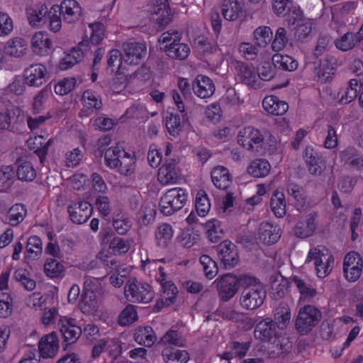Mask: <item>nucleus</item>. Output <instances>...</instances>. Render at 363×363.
Instances as JSON below:
<instances>
[{
    "label": "nucleus",
    "mask_w": 363,
    "mask_h": 363,
    "mask_svg": "<svg viewBox=\"0 0 363 363\" xmlns=\"http://www.w3.org/2000/svg\"><path fill=\"white\" fill-rule=\"evenodd\" d=\"M203 229L208 240L211 242H218L224 235L222 223L218 219L212 218L203 224Z\"/></svg>",
    "instance_id": "obj_34"
},
{
    "label": "nucleus",
    "mask_w": 363,
    "mask_h": 363,
    "mask_svg": "<svg viewBox=\"0 0 363 363\" xmlns=\"http://www.w3.org/2000/svg\"><path fill=\"white\" fill-rule=\"evenodd\" d=\"M254 335L257 340L272 345L268 351L269 358H277L288 352L292 347V342L289 337L285 333L278 332L276 323L269 318L260 320L257 324Z\"/></svg>",
    "instance_id": "obj_2"
},
{
    "label": "nucleus",
    "mask_w": 363,
    "mask_h": 363,
    "mask_svg": "<svg viewBox=\"0 0 363 363\" xmlns=\"http://www.w3.org/2000/svg\"><path fill=\"white\" fill-rule=\"evenodd\" d=\"M315 28V23L311 20H306L296 26L295 35L298 40H303L309 37Z\"/></svg>",
    "instance_id": "obj_59"
},
{
    "label": "nucleus",
    "mask_w": 363,
    "mask_h": 363,
    "mask_svg": "<svg viewBox=\"0 0 363 363\" xmlns=\"http://www.w3.org/2000/svg\"><path fill=\"white\" fill-rule=\"evenodd\" d=\"M321 312L315 306L307 305L299 310L296 319V328L301 335H306L320 322Z\"/></svg>",
    "instance_id": "obj_5"
},
{
    "label": "nucleus",
    "mask_w": 363,
    "mask_h": 363,
    "mask_svg": "<svg viewBox=\"0 0 363 363\" xmlns=\"http://www.w3.org/2000/svg\"><path fill=\"white\" fill-rule=\"evenodd\" d=\"M287 43L286 30L282 27L279 28L272 43V50L277 52L281 51L286 47Z\"/></svg>",
    "instance_id": "obj_60"
},
{
    "label": "nucleus",
    "mask_w": 363,
    "mask_h": 363,
    "mask_svg": "<svg viewBox=\"0 0 363 363\" xmlns=\"http://www.w3.org/2000/svg\"><path fill=\"white\" fill-rule=\"evenodd\" d=\"M149 11L153 19L161 26L168 23L171 20V12L167 0H154Z\"/></svg>",
    "instance_id": "obj_29"
},
{
    "label": "nucleus",
    "mask_w": 363,
    "mask_h": 363,
    "mask_svg": "<svg viewBox=\"0 0 363 363\" xmlns=\"http://www.w3.org/2000/svg\"><path fill=\"white\" fill-rule=\"evenodd\" d=\"M281 230L278 225L263 222L259 228V238L267 245L276 243L280 238Z\"/></svg>",
    "instance_id": "obj_30"
},
{
    "label": "nucleus",
    "mask_w": 363,
    "mask_h": 363,
    "mask_svg": "<svg viewBox=\"0 0 363 363\" xmlns=\"http://www.w3.org/2000/svg\"><path fill=\"white\" fill-rule=\"evenodd\" d=\"M138 318V312L135 306L129 304L120 313L118 323L122 326L130 325L135 322Z\"/></svg>",
    "instance_id": "obj_56"
},
{
    "label": "nucleus",
    "mask_w": 363,
    "mask_h": 363,
    "mask_svg": "<svg viewBox=\"0 0 363 363\" xmlns=\"http://www.w3.org/2000/svg\"><path fill=\"white\" fill-rule=\"evenodd\" d=\"M211 180L214 186L220 190H226L231 184L230 173L226 167L217 166L211 173Z\"/></svg>",
    "instance_id": "obj_31"
},
{
    "label": "nucleus",
    "mask_w": 363,
    "mask_h": 363,
    "mask_svg": "<svg viewBox=\"0 0 363 363\" xmlns=\"http://www.w3.org/2000/svg\"><path fill=\"white\" fill-rule=\"evenodd\" d=\"M164 269L162 267H159V271L160 272V277L162 278L161 281V288H162V294L161 298L160 301H157V304L159 305L161 303L162 307L169 306L175 303L177 295H178V289L175 284L172 281H163L164 279L165 274L163 272Z\"/></svg>",
    "instance_id": "obj_18"
},
{
    "label": "nucleus",
    "mask_w": 363,
    "mask_h": 363,
    "mask_svg": "<svg viewBox=\"0 0 363 363\" xmlns=\"http://www.w3.org/2000/svg\"><path fill=\"white\" fill-rule=\"evenodd\" d=\"M110 143L111 138L108 135L100 138L98 141L99 148L101 149L102 152L101 156H104V159H128L133 157L130 153L125 152L123 147L119 145L106 149Z\"/></svg>",
    "instance_id": "obj_22"
},
{
    "label": "nucleus",
    "mask_w": 363,
    "mask_h": 363,
    "mask_svg": "<svg viewBox=\"0 0 363 363\" xmlns=\"http://www.w3.org/2000/svg\"><path fill=\"white\" fill-rule=\"evenodd\" d=\"M30 47L32 52L38 57H47L54 50L52 38L43 30L36 31L31 35Z\"/></svg>",
    "instance_id": "obj_8"
},
{
    "label": "nucleus",
    "mask_w": 363,
    "mask_h": 363,
    "mask_svg": "<svg viewBox=\"0 0 363 363\" xmlns=\"http://www.w3.org/2000/svg\"><path fill=\"white\" fill-rule=\"evenodd\" d=\"M16 171L11 166H1V192H8L16 182Z\"/></svg>",
    "instance_id": "obj_41"
},
{
    "label": "nucleus",
    "mask_w": 363,
    "mask_h": 363,
    "mask_svg": "<svg viewBox=\"0 0 363 363\" xmlns=\"http://www.w3.org/2000/svg\"><path fill=\"white\" fill-rule=\"evenodd\" d=\"M173 229L171 225L162 223L159 225L155 232L158 246L165 247L173 237Z\"/></svg>",
    "instance_id": "obj_46"
},
{
    "label": "nucleus",
    "mask_w": 363,
    "mask_h": 363,
    "mask_svg": "<svg viewBox=\"0 0 363 363\" xmlns=\"http://www.w3.org/2000/svg\"><path fill=\"white\" fill-rule=\"evenodd\" d=\"M77 81L74 77H67L59 80L54 86V91L58 96H65L70 93L76 86Z\"/></svg>",
    "instance_id": "obj_55"
},
{
    "label": "nucleus",
    "mask_w": 363,
    "mask_h": 363,
    "mask_svg": "<svg viewBox=\"0 0 363 363\" xmlns=\"http://www.w3.org/2000/svg\"><path fill=\"white\" fill-rule=\"evenodd\" d=\"M272 29L265 26H259L253 32V40L259 47H265L272 38Z\"/></svg>",
    "instance_id": "obj_49"
},
{
    "label": "nucleus",
    "mask_w": 363,
    "mask_h": 363,
    "mask_svg": "<svg viewBox=\"0 0 363 363\" xmlns=\"http://www.w3.org/2000/svg\"><path fill=\"white\" fill-rule=\"evenodd\" d=\"M237 77L244 84L251 87H258V77L253 66L242 62L236 63Z\"/></svg>",
    "instance_id": "obj_26"
},
{
    "label": "nucleus",
    "mask_w": 363,
    "mask_h": 363,
    "mask_svg": "<svg viewBox=\"0 0 363 363\" xmlns=\"http://www.w3.org/2000/svg\"><path fill=\"white\" fill-rule=\"evenodd\" d=\"M266 298L263 285L254 286L252 289H244L240 297L241 306L247 310L260 307Z\"/></svg>",
    "instance_id": "obj_11"
},
{
    "label": "nucleus",
    "mask_w": 363,
    "mask_h": 363,
    "mask_svg": "<svg viewBox=\"0 0 363 363\" xmlns=\"http://www.w3.org/2000/svg\"><path fill=\"white\" fill-rule=\"evenodd\" d=\"M240 55L247 60L256 58L258 54L257 48L250 43H241L238 46Z\"/></svg>",
    "instance_id": "obj_63"
},
{
    "label": "nucleus",
    "mask_w": 363,
    "mask_h": 363,
    "mask_svg": "<svg viewBox=\"0 0 363 363\" xmlns=\"http://www.w3.org/2000/svg\"><path fill=\"white\" fill-rule=\"evenodd\" d=\"M105 38V27L104 24L99 22H94L88 25V29L86 30V34L82 38L80 46L99 45Z\"/></svg>",
    "instance_id": "obj_25"
},
{
    "label": "nucleus",
    "mask_w": 363,
    "mask_h": 363,
    "mask_svg": "<svg viewBox=\"0 0 363 363\" xmlns=\"http://www.w3.org/2000/svg\"><path fill=\"white\" fill-rule=\"evenodd\" d=\"M286 21L289 25H296L298 26L302 21H303V14L299 7L296 6H291V9L286 13Z\"/></svg>",
    "instance_id": "obj_64"
},
{
    "label": "nucleus",
    "mask_w": 363,
    "mask_h": 363,
    "mask_svg": "<svg viewBox=\"0 0 363 363\" xmlns=\"http://www.w3.org/2000/svg\"><path fill=\"white\" fill-rule=\"evenodd\" d=\"M64 269L63 264L54 258L48 259L44 264V272L50 278L61 277L63 275Z\"/></svg>",
    "instance_id": "obj_51"
},
{
    "label": "nucleus",
    "mask_w": 363,
    "mask_h": 363,
    "mask_svg": "<svg viewBox=\"0 0 363 363\" xmlns=\"http://www.w3.org/2000/svg\"><path fill=\"white\" fill-rule=\"evenodd\" d=\"M59 349V338L55 332L43 335L38 343L39 356L42 359L54 358L57 354Z\"/></svg>",
    "instance_id": "obj_12"
},
{
    "label": "nucleus",
    "mask_w": 363,
    "mask_h": 363,
    "mask_svg": "<svg viewBox=\"0 0 363 363\" xmlns=\"http://www.w3.org/2000/svg\"><path fill=\"white\" fill-rule=\"evenodd\" d=\"M337 61L335 57L327 55L320 60L319 65L315 67V75L321 83L332 79L337 69Z\"/></svg>",
    "instance_id": "obj_17"
},
{
    "label": "nucleus",
    "mask_w": 363,
    "mask_h": 363,
    "mask_svg": "<svg viewBox=\"0 0 363 363\" xmlns=\"http://www.w3.org/2000/svg\"><path fill=\"white\" fill-rule=\"evenodd\" d=\"M49 10L43 4H38L27 9L26 15L28 23L33 28L43 27L47 20Z\"/></svg>",
    "instance_id": "obj_23"
},
{
    "label": "nucleus",
    "mask_w": 363,
    "mask_h": 363,
    "mask_svg": "<svg viewBox=\"0 0 363 363\" xmlns=\"http://www.w3.org/2000/svg\"><path fill=\"white\" fill-rule=\"evenodd\" d=\"M166 54L171 58L177 60H184L187 57L190 53V48L189 46L184 43L177 42V43L164 47H162Z\"/></svg>",
    "instance_id": "obj_39"
},
{
    "label": "nucleus",
    "mask_w": 363,
    "mask_h": 363,
    "mask_svg": "<svg viewBox=\"0 0 363 363\" xmlns=\"http://www.w3.org/2000/svg\"><path fill=\"white\" fill-rule=\"evenodd\" d=\"M162 356L166 363H187L189 354L187 351L165 347L162 352Z\"/></svg>",
    "instance_id": "obj_36"
},
{
    "label": "nucleus",
    "mask_w": 363,
    "mask_h": 363,
    "mask_svg": "<svg viewBox=\"0 0 363 363\" xmlns=\"http://www.w3.org/2000/svg\"><path fill=\"white\" fill-rule=\"evenodd\" d=\"M16 280L21 284V285L28 291H33L36 286V282L30 278L28 271L26 269L19 268L14 272Z\"/></svg>",
    "instance_id": "obj_54"
},
{
    "label": "nucleus",
    "mask_w": 363,
    "mask_h": 363,
    "mask_svg": "<svg viewBox=\"0 0 363 363\" xmlns=\"http://www.w3.org/2000/svg\"><path fill=\"white\" fill-rule=\"evenodd\" d=\"M84 108L90 111L99 110L102 107V101L99 96L91 90L84 91L82 96Z\"/></svg>",
    "instance_id": "obj_44"
},
{
    "label": "nucleus",
    "mask_w": 363,
    "mask_h": 363,
    "mask_svg": "<svg viewBox=\"0 0 363 363\" xmlns=\"http://www.w3.org/2000/svg\"><path fill=\"white\" fill-rule=\"evenodd\" d=\"M124 56L123 57L120 50L113 49L107 55V71L114 74L116 79H122L125 71V66L123 65Z\"/></svg>",
    "instance_id": "obj_24"
},
{
    "label": "nucleus",
    "mask_w": 363,
    "mask_h": 363,
    "mask_svg": "<svg viewBox=\"0 0 363 363\" xmlns=\"http://www.w3.org/2000/svg\"><path fill=\"white\" fill-rule=\"evenodd\" d=\"M270 206L274 216L283 218L286 215V201L283 193L275 191L271 198Z\"/></svg>",
    "instance_id": "obj_43"
},
{
    "label": "nucleus",
    "mask_w": 363,
    "mask_h": 363,
    "mask_svg": "<svg viewBox=\"0 0 363 363\" xmlns=\"http://www.w3.org/2000/svg\"><path fill=\"white\" fill-rule=\"evenodd\" d=\"M27 43L21 38L9 40L4 46V52L6 55L16 57L24 55L27 52Z\"/></svg>",
    "instance_id": "obj_35"
},
{
    "label": "nucleus",
    "mask_w": 363,
    "mask_h": 363,
    "mask_svg": "<svg viewBox=\"0 0 363 363\" xmlns=\"http://www.w3.org/2000/svg\"><path fill=\"white\" fill-rule=\"evenodd\" d=\"M62 18L59 6L56 4L52 6L48 15V28L51 32L58 33L61 30L62 26Z\"/></svg>",
    "instance_id": "obj_48"
},
{
    "label": "nucleus",
    "mask_w": 363,
    "mask_h": 363,
    "mask_svg": "<svg viewBox=\"0 0 363 363\" xmlns=\"http://www.w3.org/2000/svg\"><path fill=\"white\" fill-rule=\"evenodd\" d=\"M93 211L91 204L85 201L73 202L67 207L70 220L76 224H82L88 220Z\"/></svg>",
    "instance_id": "obj_14"
},
{
    "label": "nucleus",
    "mask_w": 363,
    "mask_h": 363,
    "mask_svg": "<svg viewBox=\"0 0 363 363\" xmlns=\"http://www.w3.org/2000/svg\"><path fill=\"white\" fill-rule=\"evenodd\" d=\"M216 250L218 258L225 269H231L238 263V250L231 241L223 240L216 246Z\"/></svg>",
    "instance_id": "obj_7"
},
{
    "label": "nucleus",
    "mask_w": 363,
    "mask_h": 363,
    "mask_svg": "<svg viewBox=\"0 0 363 363\" xmlns=\"http://www.w3.org/2000/svg\"><path fill=\"white\" fill-rule=\"evenodd\" d=\"M314 261L316 274L319 278H325L330 274L333 267L334 258L327 250H320L316 248L311 250L307 255L306 262Z\"/></svg>",
    "instance_id": "obj_6"
},
{
    "label": "nucleus",
    "mask_w": 363,
    "mask_h": 363,
    "mask_svg": "<svg viewBox=\"0 0 363 363\" xmlns=\"http://www.w3.org/2000/svg\"><path fill=\"white\" fill-rule=\"evenodd\" d=\"M363 260L360 255L355 252H348L343 261V274L350 282L357 281L362 274Z\"/></svg>",
    "instance_id": "obj_9"
},
{
    "label": "nucleus",
    "mask_w": 363,
    "mask_h": 363,
    "mask_svg": "<svg viewBox=\"0 0 363 363\" xmlns=\"http://www.w3.org/2000/svg\"><path fill=\"white\" fill-rule=\"evenodd\" d=\"M271 170L269 160H252L247 167V172L254 177L261 178L267 176Z\"/></svg>",
    "instance_id": "obj_40"
},
{
    "label": "nucleus",
    "mask_w": 363,
    "mask_h": 363,
    "mask_svg": "<svg viewBox=\"0 0 363 363\" xmlns=\"http://www.w3.org/2000/svg\"><path fill=\"white\" fill-rule=\"evenodd\" d=\"M199 262L203 267L206 277L208 279H213L218 272L217 262L210 256L203 255L199 258Z\"/></svg>",
    "instance_id": "obj_50"
},
{
    "label": "nucleus",
    "mask_w": 363,
    "mask_h": 363,
    "mask_svg": "<svg viewBox=\"0 0 363 363\" xmlns=\"http://www.w3.org/2000/svg\"><path fill=\"white\" fill-rule=\"evenodd\" d=\"M187 198L186 189L180 187L169 189L160 198V211L164 216H171L184 206Z\"/></svg>",
    "instance_id": "obj_3"
},
{
    "label": "nucleus",
    "mask_w": 363,
    "mask_h": 363,
    "mask_svg": "<svg viewBox=\"0 0 363 363\" xmlns=\"http://www.w3.org/2000/svg\"><path fill=\"white\" fill-rule=\"evenodd\" d=\"M51 143L52 139L47 141L46 139L41 135L30 137L27 140L28 148L33 150L40 158L45 157L48 147Z\"/></svg>",
    "instance_id": "obj_38"
},
{
    "label": "nucleus",
    "mask_w": 363,
    "mask_h": 363,
    "mask_svg": "<svg viewBox=\"0 0 363 363\" xmlns=\"http://www.w3.org/2000/svg\"><path fill=\"white\" fill-rule=\"evenodd\" d=\"M58 6L65 23H74L82 16V8L76 0H63Z\"/></svg>",
    "instance_id": "obj_19"
},
{
    "label": "nucleus",
    "mask_w": 363,
    "mask_h": 363,
    "mask_svg": "<svg viewBox=\"0 0 363 363\" xmlns=\"http://www.w3.org/2000/svg\"><path fill=\"white\" fill-rule=\"evenodd\" d=\"M317 216L318 213L313 211L308 213L304 220L298 221L294 228L295 235L300 238L311 236L317 228Z\"/></svg>",
    "instance_id": "obj_27"
},
{
    "label": "nucleus",
    "mask_w": 363,
    "mask_h": 363,
    "mask_svg": "<svg viewBox=\"0 0 363 363\" xmlns=\"http://www.w3.org/2000/svg\"><path fill=\"white\" fill-rule=\"evenodd\" d=\"M274 65L281 69L294 71L298 67V62L296 60L287 55L275 54L272 57Z\"/></svg>",
    "instance_id": "obj_42"
},
{
    "label": "nucleus",
    "mask_w": 363,
    "mask_h": 363,
    "mask_svg": "<svg viewBox=\"0 0 363 363\" xmlns=\"http://www.w3.org/2000/svg\"><path fill=\"white\" fill-rule=\"evenodd\" d=\"M16 174L20 180L31 182L36 177V171L30 161L24 160L18 166Z\"/></svg>",
    "instance_id": "obj_53"
},
{
    "label": "nucleus",
    "mask_w": 363,
    "mask_h": 363,
    "mask_svg": "<svg viewBox=\"0 0 363 363\" xmlns=\"http://www.w3.org/2000/svg\"><path fill=\"white\" fill-rule=\"evenodd\" d=\"M161 340L164 345H173L177 347H182L184 344V339L180 333L175 330H168Z\"/></svg>",
    "instance_id": "obj_61"
},
{
    "label": "nucleus",
    "mask_w": 363,
    "mask_h": 363,
    "mask_svg": "<svg viewBox=\"0 0 363 363\" xmlns=\"http://www.w3.org/2000/svg\"><path fill=\"white\" fill-rule=\"evenodd\" d=\"M181 175L182 171L177 160H165L158 169L157 178L162 184L167 185L176 183Z\"/></svg>",
    "instance_id": "obj_15"
},
{
    "label": "nucleus",
    "mask_w": 363,
    "mask_h": 363,
    "mask_svg": "<svg viewBox=\"0 0 363 363\" xmlns=\"http://www.w3.org/2000/svg\"><path fill=\"white\" fill-rule=\"evenodd\" d=\"M43 252V242L40 237L32 235L28 238L26 249V257L35 259Z\"/></svg>",
    "instance_id": "obj_47"
},
{
    "label": "nucleus",
    "mask_w": 363,
    "mask_h": 363,
    "mask_svg": "<svg viewBox=\"0 0 363 363\" xmlns=\"http://www.w3.org/2000/svg\"><path fill=\"white\" fill-rule=\"evenodd\" d=\"M76 320L72 318L61 317L58 326L64 341L70 345L74 343L82 334L80 327L75 325Z\"/></svg>",
    "instance_id": "obj_16"
},
{
    "label": "nucleus",
    "mask_w": 363,
    "mask_h": 363,
    "mask_svg": "<svg viewBox=\"0 0 363 363\" xmlns=\"http://www.w3.org/2000/svg\"><path fill=\"white\" fill-rule=\"evenodd\" d=\"M134 339L139 345L150 347L154 345L157 337L152 327L145 326L140 327L136 330Z\"/></svg>",
    "instance_id": "obj_37"
},
{
    "label": "nucleus",
    "mask_w": 363,
    "mask_h": 363,
    "mask_svg": "<svg viewBox=\"0 0 363 363\" xmlns=\"http://www.w3.org/2000/svg\"><path fill=\"white\" fill-rule=\"evenodd\" d=\"M50 95L51 93L47 88H43L38 92L34 96L33 101V110L34 113H41L45 108V104Z\"/></svg>",
    "instance_id": "obj_57"
},
{
    "label": "nucleus",
    "mask_w": 363,
    "mask_h": 363,
    "mask_svg": "<svg viewBox=\"0 0 363 363\" xmlns=\"http://www.w3.org/2000/svg\"><path fill=\"white\" fill-rule=\"evenodd\" d=\"M124 61L129 65H138L146 55L143 43L130 42L123 45Z\"/></svg>",
    "instance_id": "obj_21"
},
{
    "label": "nucleus",
    "mask_w": 363,
    "mask_h": 363,
    "mask_svg": "<svg viewBox=\"0 0 363 363\" xmlns=\"http://www.w3.org/2000/svg\"><path fill=\"white\" fill-rule=\"evenodd\" d=\"M242 11V5L238 0H223L221 4L222 15L227 21H236L241 15Z\"/></svg>",
    "instance_id": "obj_33"
},
{
    "label": "nucleus",
    "mask_w": 363,
    "mask_h": 363,
    "mask_svg": "<svg viewBox=\"0 0 363 363\" xmlns=\"http://www.w3.org/2000/svg\"><path fill=\"white\" fill-rule=\"evenodd\" d=\"M124 294L130 302L147 303L153 299L155 291L151 285L139 281L136 278L133 277L126 281Z\"/></svg>",
    "instance_id": "obj_4"
},
{
    "label": "nucleus",
    "mask_w": 363,
    "mask_h": 363,
    "mask_svg": "<svg viewBox=\"0 0 363 363\" xmlns=\"http://www.w3.org/2000/svg\"><path fill=\"white\" fill-rule=\"evenodd\" d=\"M218 296L223 301H229L232 298L238 290L237 277L231 274H226L214 281Z\"/></svg>",
    "instance_id": "obj_13"
},
{
    "label": "nucleus",
    "mask_w": 363,
    "mask_h": 363,
    "mask_svg": "<svg viewBox=\"0 0 363 363\" xmlns=\"http://www.w3.org/2000/svg\"><path fill=\"white\" fill-rule=\"evenodd\" d=\"M129 248V242L122 238H114L109 244V249L114 255L125 254Z\"/></svg>",
    "instance_id": "obj_62"
},
{
    "label": "nucleus",
    "mask_w": 363,
    "mask_h": 363,
    "mask_svg": "<svg viewBox=\"0 0 363 363\" xmlns=\"http://www.w3.org/2000/svg\"><path fill=\"white\" fill-rule=\"evenodd\" d=\"M23 77L28 86L40 87L49 79V72L43 63H35L25 69Z\"/></svg>",
    "instance_id": "obj_10"
},
{
    "label": "nucleus",
    "mask_w": 363,
    "mask_h": 363,
    "mask_svg": "<svg viewBox=\"0 0 363 363\" xmlns=\"http://www.w3.org/2000/svg\"><path fill=\"white\" fill-rule=\"evenodd\" d=\"M262 106L267 112L276 116L284 114L289 108L286 102L275 96H266L262 101Z\"/></svg>",
    "instance_id": "obj_32"
},
{
    "label": "nucleus",
    "mask_w": 363,
    "mask_h": 363,
    "mask_svg": "<svg viewBox=\"0 0 363 363\" xmlns=\"http://www.w3.org/2000/svg\"><path fill=\"white\" fill-rule=\"evenodd\" d=\"M237 142L244 150L263 156H270L281 151L277 139L269 135L264 138L261 132L252 127L240 128L237 135Z\"/></svg>",
    "instance_id": "obj_1"
},
{
    "label": "nucleus",
    "mask_w": 363,
    "mask_h": 363,
    "mask_svg": "<svg viewBox=\"0 0 363 363\" xmlns=\"http://www.w3.org/2000/svg\"><path fill=\"white\" fill-rule=\"evenodd\" d=\"M192 89L195 95L201 99H208L215 92L213 81L207 76L197 75L192 82Z\"/></svg>",
    "instance_id": "obj_20"
},
{
    "label": "nucleus",
    "mask_w": 363,
    "mask_h": 363,
    "mask_svg": "<svg viewBox=\"0 0 363 363\" xmlns=\"http://www.w3.org/2000/svg\"><path fill=\"white\" fill-rule=\"evenodd\" d=\"M81 47L79 45L64 52L57 65L60 70H67L82 60L84 51Z\"/></svg>",
    "instance_id": "obj_28"
},
{
    "label": "nucleus",
    "mask_w": 363,
    "mask_h": 363,
    "mask_svg": "<svg viewBox=\"0 0 363 363\" xmlns=\"http://www.w3.org/2000/svg\"><path fill=\"white\" fill-rule=\"evenodd\" d=\"M195 209L201 217L206 216L211 209L208 196L204 190L197 191L195 199Z\"/></svg>",
    "instance_id": "obj_45"
},
{
    "label": "nucleus",
    "mask_w": 363,
    "mask_h": 363,
    "mask_svg": "<svg viewBox=\"0 0 363 363\" xmlns=\"http://www.w3.org/2000/svg\"><path fill=\"white\" fill-rule=\"evenodd\" d=\"M358 41L355 34L347 33L335 41L336 48L342 51H347L352 49Z\"/></svg>",
    "instance_id": "obj_58"
},
{
    "label": "nucleus",
    "mask_w": 363,
    "mask_h": 363,
    "mask_svg": "<svg viewBox=\"0 0 363 363\" xmlns=\"http://www.w3.org/2000/svg\"><path fill=\"white\" fill-rule=\"evenodd\" d=\"M27 213V209L24 204L16 203L13 205L9 212V220L12 225H16L22 222Z\"/></svg>",
    "instance_id": "obj_52"
}]
</instances>
